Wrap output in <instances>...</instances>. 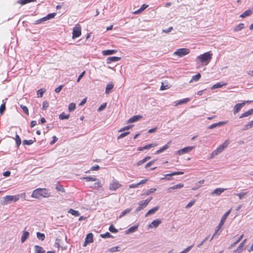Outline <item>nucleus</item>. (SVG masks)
Returning a JSON list of instances; mask_svg holds the SVG:
<instances>
[{"mask_svg": "<svg viewBox=\"0 0 253 253\" xmlns=\"http://www.w3.org/2000/svg\"><path fill=\"white\" fill-rule=\"evenodd\" d=\"M20 106H21V108L23 109L24 112L28 115H29V110H28V108L26 106H23L22 105H21Z\"/></svg>", "mask_w": 253, "mask_h": 253, "instance_id": "680f3d73", "label": "nucleus"}, {"mask_svg": "<svg viewBox=\"0 0 253 253\" xmlns=\"http://www.w3.org/2000/svg\"><path fill=\"white\" fill-rule=\"evenodd\" d=\"M227 122H219L217 123H214V124H213L212 125H211V126H208V129H213L216 127H220L223 125H224L225 124H226Z\"/></svg>", "mask_w": 253, "mask_h": 253, "instance_id": "f8f14e48", "label": "nucleus"}, {"mask_svg": "<svg viewBox=\"0 0 253 253\" xmlns=\"http://www.w3.org/2000/svg\"><path fill=\"white\" fill-rule=\"evenodd\" d=\"M189 101H190V98H185V99H183L180 100L178 102H177L175 104L174 106H177L178 105H182V104H186Z\"/></svg>", "mask_w": 253, "mask_h": 253, "instance_id": "bb28decb", "label": "nucleus"}, {"mask_svg": "<svg viewBox=\"0 0 253 253\" xmlns=\"http://www.w3.org/2000/svg\"><path fill=\"white\" fill-rule=\"evenodd\" d=\"M201 74L200 73H198L197 74L193 76L191 79L190 83H192L193 81H197L201 78Z\"/></svg>", "mask_w": 253, "mask_h": 253, "instance_id": "58836bf2", "label": "nucleus"}, {"mask_svg": "<svg viewBox=\"0 0 253 253\" xmlns=\"http://www.w3.org/2000/svg\"><path fill=\"white\" fill-rule=\"evenodd\" d=\"M247 193H248V192H241L240 193H237V194H236L235 195H237L239 197V199L241 200L244 198L245 196L247 195Z\"/></svg>", "mask_w": 253, "mask_h": 253, "instance_id": "de8ad7c7", "label": "nucleus"}, {"mask_svg": "<svg viewBox=\"0 0 253 253\" xmlns=\"http://www.w3.org/2000/svg\"><path fill=\"white\" fill-rule=\"evenodd\" d=\"M13 201H16V198L14 196H6L3 197L2 200L0 202V203L1 205H5L10 204Z\"/></svg>", "mask_w": 253, "mask_h": 253, "instance_id": "39448f33", "label": "nucleus"}, {"mask_svg": "<svg viewBox=\"0 0 253 253\" xmlns=\"http://www.w3.org/2000/svg\"><path fill=\"white\" fill-rule=\"evenodd\" d=\"M35 253H44L45 251L42 247L38 245L35 246Z\"/></svg>", "mask_w": 253, "mask_h": 253, "instance_id": "2f4dec72", "label": "nucleus"}, {"mask_svg": "<svg viewBox=\"0 0 253 253\" xmlns=\"http://www.w3.org/2000/svg\"><path fill=\"white\" fill-rule=\"evenodd\" d=\"M81 179H84L86 181H95L97 180V178L95 176H86L82 177Z\"/></svg>", "mask_w": 253, "mask_h": 253, "instance_id": "f704fd0d", "label": "nucleus"}, {"mask_svg": "<svg viewBox=\"0 0 253 253\" xmlns=\"http://www.w3.org/2000/svg\"><path fill=\"white\" fill-rule=\"evenodd\" d=\"M114 87V84L112 83H110L107 84L106 87L105 93L109 94L112 92V89Z\"/></svg>", "mask_w": 253, "mask_h": 253, "instance_id": "f3484780", "label": "nucleus"}, {"mask_svg": "<svg viewBox=\"0 0 253 253\" xmlns=\"http://www.w3.org/2000/svg\"><path fill=\"white\" fill-rule=\"evenodd\" d=\"M129 133V131L122 133L118 137V139H121V138H124L127 135H128Z\"/></svg>", "mask_w": 253, "mask_h": 253, "instance_id": "69168bd1", "label": "nucleus"}, {"mask_svg": "<svg viewBox=\"0 0 253 253\" xmlns=\"http://www.w3.org/2000/svg\"><path fill=\"white\" fill-rule=\"evenodd\" d=\"M37 0H20L18 1V3H20L21 5H24L26 3L31 2H35Z\"/></svg>", "mask_w": 253, "mask_h": 253, "instance_id": "a19ab883", "label": "nucleus"}, {"mask_svg": "<svg viewBox=\"0 0 253 253\" xmlns=\"http://www.w3.org/2000/svg\"><path fill=\"white\" fill-rule=\"evenodd\" d=\"M231 211V209H230L227 211H226L225 214L223 215L219 223L216 227V229L215 230V234H217L218 232V231L220 230V229L221 228L222 226L224 224V222L225 221L227 217L229 215Z\"/></svg>", "mask_w": 253, "mask_h": 253, "instance_id": "7ed1b4c3", "label": "nucleus"}, {"mask_svg": "<svg viewBox=\"0 0 253 253\" xmlns=\"http://www.w3.org/2000/svg\"><path fill=\"white\" fill-rule=\"evenodd\" d=\"M106 103L101 104L97 109L98 112H100L103 110L106 107Z\"/></svg>", "mask_w": 253, "mask_h": 253, "instance_id": "4d7b16f0", "label": "nucleus"}, {"mask_svg": "<svg viewBox=\"0 0 253 253\" xmlns=\"http://www.w3.org/2000/svg\"><path fill=\"white\" fill-rule=\"evenodd\" d=\"M5 110V104H2L0 106V114L1 115Z\"/></svg>", "mask_w": 253, "mask_h": 253, "instance_id": "e2e57ef3", "label": "nucleus"}, {"mask_svg": "<svg viewBox=\"0 0 253 253\" xmlns=\"http://www.w3.org/2000/svg\"><path fill=\"white\" fill-rule=\"evenodd\" d=\"M141 118H142V116L139 115H135V116H134L131 117L130 118H129L127 120V123H132L136 122H137L138 121H139Z\"/></svg>", "mask_w": 253, "mask_h": 253, "instance_id": "ddd939ff", "label": "nucleus"}, {"mask_svg": "<svg viewBox=\"0 0 253 253\" xmlns=\"http://www.w3.org/2000/svg\"><path fill=\"white\" fill-rule=\"evenodd\" d=\"M56 13H52L48 14L47 15H46L45 17H44V19L46 20L50 19L51 18H53L55 16Z\"/></svg>", "mask_w": 253, "mask_h": 253, "instance_id": "49530a36", "label": "nucleus"}, {"mask_svg": "<svg viewBox=\"0 0 253 253\" xmlns=\"http://www.w3.org/2000/svg\"><path fill=\"white\" fill-rule=\"evenodd\" d=\"M226 85V83H222V84H221L220 83H216V84H214V85H213L212 86V87H211V89H216V88L221 87L223 86H224V85Z\"/></svg>", "mask_w": 253, "mask_h": 253, "instance_id": "72a5a7b5", "label": "nucleus"}, {"mask_svg": "<svg viewBox=\"0 0 253 253\" xmlns=\"http://www.w3.org/2000/svg\"><path fill=\"white\" fill-rule=\"evenodd\" d=\"M161 222L160 219L154 220L149 225V227L151 228H156L161 224Z\"/></svg>", "mask_w": 253, "mask_h": 253, "instance_id": "2eb2a0df", "label": "nucleus"}, {"mask_svg": "<svg viewBox=\"0 0 253 253\" xmlns=\"http://www.w3.org/2000/svg\"><path fill=\"white\" fill-rule=\"evenodd\" d=\"M194 147V146H188L185 147L184 148H182L179 150H178L177 152V154L179 155H182L184 154L187 153L191 151L193 149Z\"/></svg>", "mask_w": 253, "mask_h": 253, "instance_id": "1a4fd4ad", "label": "nucleus"}, {"mask_svg": "<svg viewBox=\"0 0 253 253\" xmlns=\"http://www.w3.org/2000/svg\"><path fill=\"white\" fill-rule=\"evenodd\" d=\"M246 241L247 239H245L240 244L238 247L234 251V253H241L245 250L244 247Z\"/></svg>", "mask_w": 253, "mask_h": 253, "instance_id": "9d476101", "label": "nucleus"}, {"mask_svg": "<svg viewBox=\"0 0 253 253\" xmlns=\"http://www.w3.org/2000/svg\"><path fill=\"white\" fill-rule=\"evenodd\" d=\"M29 232L28 231H23V234H22V236L21 237V242L22 243H24L26 240V239H27L29 236Z\"/></svg>", "mask_w": 253, "mask_h": 253, "instance_id": "5701e85b", "label": "nucleus"}, {"mask_svg": "<svg viewBox=\"0 0 253 253\" xmlns=\"http://www.w3.org/2000/svg\"><path fill=\"white\" fill-rule=\"evenodd\" d=\"M184 187V184L182 183H180L178 184L175 185L172 187H169L168 190L169 192H171V190L180 189Z\"/></svg>", "mask_w": 253, "mask_h": 253, "instance_id": "6ab92c4d", "label": "nucleus"}, {"mask_svg": "<svg viewBox=\"0 0 253 253\" xmlns=\"http://www.w3.org/2000/svg\"><path fill=\"white\" fill-rule=\"evenodd\" d=\"M40 196L44 198H49L51 196L50 192L46 188H38L34 190L32 197L35 198H39Z\"/></svg>", "mask_w": 253, "mask_h": 253, "instance_id": "f257e3e1", "label": "nucleus"}, {"mask_svg": "<svg viewBox=\"0 0 253 253\" xmlns=\"http://www.w3.org/2000/svg\"><path fill=\"white\" fill-rule=\"evenodd\" d=\"M46 90L44 88H41L37 91L38 97H42Z\"/></svg>", "mask_w": 253, "mask_h": 253, "instance_id": "4c0bfd02", "label": "nucleus"}, {"mask_svg": "<svg viewBox=\"0 0 253 253\" xmlns=\"http://www.w3.org/2000/svg\"><path fill=\"white\" fill-rule=\"evenodd\" d=\"M157 145V144L156 143H151V144H149L145 145V146L143 147V148L145 149V150L149 149H150L151 148H152V147L156 146Z\"/></svg>", "mask_w": 253, "mask_h": 253, "instance_id": "c03bdc74", "label": "nucleus"}, {"mask_svg": "<svg viewBox=\"0 0 253 253\" xmlns=\"http://www.w3.org/2000/svg\"><path fill=\"white\" fill-rule=\"evenodd\" d=\"M81 35V26L79 24H76L73 29V39L79 37Z\"/></svg>", "mask_w": 253, "mask_h": 253, "instance_id": "423d86ee", "label": "nucleus"}, {"mask_svg": "<svg viewBox=\"0 0 253 253\" xmlns=\"http://www.w3.org/2000/svg\"><path fill=\"white\" fill-rule=\"evenodd\" d=\"M251 101H247L241 103H238L236 104L234 107L233 112L234 114H236L239 112V111L243 108V107L247 103L251 102Z\"/></svg>", "mask_w": 253, "mask_h": 253, "instance_id": "6e6552de", "label": "nucleus"}, {"mask_svg": "<svg viewBox=\"0 0 253 253\" xmlns=\"http://www.w3.org/2000/svg\"><path fill=\"white\" fill-rule=\"evenodd\" d=\"M137 228H138V225L133 226L130 227L129 228H128L126 231V234H129L131 233H133L137 230Z\"/></svg>", "mask_w": 253, "mask_h": 253, "instance_id": "473e14b6", "label": "nucleus"}, {"mask_svg": "<svg viewBox=\"0 0 253 253\" xmlns=\"http://www.w3.org/2000/svg\"><path fill=\"white\" fill-rule=\"evenodd\" d=\"M69 114H65L64 112L62 113L59 115V118L60 120L68 119L69 118Z\"/></svg>", "mask_w": 253, "mask_h": 253, "instance_id": "ea45409f", "label": "nucleus"}, {"mask_svg": "<svg viewBox=\"0 0 253 253\" xmlns=\"http://www.w3.org/2000/svg\"><path fill=\"white\" fill-rule=\"evenodd\" d=\"M120 59H121V58L119 57H116V56L109 57L107 59V63L110 64L112 62L118 61Z\"/></svg>", "mask_w": 253, "mask_h": 253, "instance_id": "a211bd4d", "label": "nucleus"}, {"mask_svg": "<svg viewBox=\"0 0 253 253\" xmlns=\"http://www.w3.org/2000/svg\"><path fill=\"white\" fill-rule=\"evenodd\" d=\"M252 114H253V109H251L245 112V113H243L242 115H241V116H240L239 118H243L244 117H248Z\"/></svg>", "mask_w": 253, "mask_h": 253, "instance_id": "393cba45", "label": "nucleus"}, {"mask_svg": "<svg viewBox=\"0 0 253 253\" xmlns=\"http://www.w3.org/2000/svg\"><path fill=\"white\" fill-rule=\"evenodd\" d=\"M156 188H151L143 194V195L148 196L156 191Z\"/></svg>", "mask_w": 253, "mask_h": 253, "instance_id": "8fccbe9b", "label": "nucleus"}, {"mask_svg": "<svg viewBox=\"0 0 253 253\" xmlns=\"http://www.w3.org/2000/svg\"><path fill=\"white\" fill-rule=\"evenodd\" d=\"M222 151L218 146L215 150H214L211 155V158H213L215 156L217 155L219 153L222 152Z\"/></svg>", "mask_w": 253, "mask_h": 253, "instance_id": "4be33fe9", "label": "nucleus"}, {"mask_svg": "<svg viewBox=\"0 0 253 253\" xmlns=\"http://www.w3.org/2000/svg\"><path fill=\"white\" fill-rule=\"evenodd\" d=\"M193 245L190 246L188 247L187 248H186L185 250H184L183 251L181 252L180 253H187L188 252L190 251V250L192 249V248L193 247Z\"/></svg>", "mask_w": 253, "mask_h": 253, "instance_id": "052dcab7", "label": "nucleus"}, {"mask_svg": "<svg viewBox=\"0 0 253 253\" xmlns=\"http://www.w3.org/2000/svg\"><path fill=\"white\" fill-rule=\"evenodd\" d=\"M230 141L229 139L226 140L223 144L219 146V148L223 151L229 145Z\"/></svg>", "mask_w": 253, "mask_h": 253, "instance_id": "c85d7f7f", "label": "nucleus"}, {"mask_svg": "<svg viewBox=\"0 0 253 253\" xmlns=\"http://www.w3.org/2000/svg\"><path fill=\"white\" fill-rule=\"evenodd\" d=\"M225 190V189L221 188H218L214 190L211 193L212 195H220Z\"/></svg>", "mask_w": 253, "mask_h": 253, "instance_id": "dca6fc26", "label": "nucleus"}, {"mask_svg": "<svg viewBox=\"0 0 253 253\" xmlns=\"http://www.w3.org/2000/svg\"><path fill=\"white\" fill-rule=\"evenodd\" d=\"M193 245L190 246L188 247L187 248H186L185 250H184L183 251L181 252L180 253H187L188 252L190 251V250L192 249V248L193 247Z\"/></svg>", "mask_w": 253, "mask_h": 253, "instance_id": "bf43d9fd", "label": "nucleus"}, {"mask_svg": "<svg viewBox=\"0 0 253 253\" xmlns=\"http://www.w3.org/2000/svg\"><path fill=\"white\" fill-rule=\"evenodd\" d=\"M212 55V53H211L210 52H207L198 56L197 58L199 59L202 63L206 65H208L211 60Z\"/></svg>", "mask_w": 253, "mask_h": 253, "instance_id": "f03ea898", "label": "nucleus"}, {"mask_svg": "<svg viewBox=\"0 0 253 253\" xmlns=\"http://www.w3.org/2000/svg\"><path fill=\"white\" fill-rule=\"evenodd\" d=\"M93 242V234L92 233H89L86 235L85 238V243L84 246H85L87 244L91 243Z\"/></svg>", "mask_w": 253, "mask_h": 253, "instance_id": "4468645a", "label": "nucleus"}, {"mask_svg": "<svg viewBox=\"0 0 253 253\" xmlns=\"http://www.w3.org/2000/svg\"><path fill=\"white\" fill-rule=\"evenodd\" d=\"M131 127H132V126H131V125H129V126H125V127L122 128L121 129H120L119 130V132H122V131L128 130V129H130Z\"/></svg>", "mask_w": 253, "mask_h": 253, "instance_id": "0e129e2a", "label": "nucleus"}, {"mask_svg": "<svg viewBox=\"0 0 253 253\" xmlns=\"http://www.w3.org/2000/svg\"><path fill=\"white\" fill-rule=\"evenodd\" d=\"M189 53L190 50L188 48H181L177 49L176 51L173 53V55L177 56L179 57H182L188 54Z\"/></svg>", "mask_w": 253, "mask_h": 253, "instance_id": "20e7f679", "label": "nucleus"}, {"mask_svg": "<svg viewBox=\"0 0 253 253\" xmlns=\"http://www.w3.org/2000/svg\"><path fill=\"white\" fill-rule=\"evenodd\" d=\"M109 231L112 233H117L118 230L116 229L113 225H110L109 228Z\"/></svg>", "mask_w": 253, "mask_h": 253, "instance_id": "6e6d98bb", "label": "nucleus"}, {"mask_svg": "<svg viewBox=\"0 0 253 253\" xmlns=\"http://www.w3.org/2000/svg\"><path fill=\"white\" fill-rule=\"evenodd\" d=\"M148 205L144 201H141L138 203V207L135 209V212H137L145 208Z\"/></svg>", "mask_w": 253, "mask_h": 253, "instance_id": "9b49d317", "label": "nucleus"}, {"mask_svg": "<svg viewBox=\"0 0 253 253\" xmlns=\"http://www.w3.org/2000/svg\"><path fill=\"white\" fill-rule=\"evenodd\" d=\"M183 173H184V172L183 171H176V172H172L170 173L166 174L164 175L165 177L161 178V180L165 179L166 178V177H167V176H174V175H176L183 174Z\"/></svg>", "mask_w": 253, "mask_h": 253, "instance_id": "aec40b11", "label": "nucleus"}, {"mask_svg": "<svg viewBox=\"0 0 253 253\" xmlns=\"http://www.w3.org/2000/svg\"><path fill=\"white\" fill-rule=\"evenodd\" d=\"M253 126V120L248 123L247 124L245 125L243 128L242 130L245 131L249 129V128L252 127Z\"/></svg>", "mask_w": 253, "mask_h": 253, "instance_id": "7c9ffc66", "label": "nucleus"}, {"mask_svg": "<svg viewBox=\"0 0 253 253\" xmlns=\"http://www.w3.org/2000/svg\"><path fill=\"white\" fill-rule=\"evenodd\" d=\"M55 189L57 191L61 192H64V191H65L64 188L63 186L62 185H57L56 186Z\"/></svg>", "mask_w": 253, "mask_h": 253, "instance_id": "5fc2aeb1", "label": "nucleus"}, {"mask_svg": "<svg viewBox=\"0 0 253 253\" xmlns=\"http://www.w3.org/2000/svg\"><path fill=\"white\" fill-rule=\"evenodd\" d=\"M252 13V10L251 9H248V10L244 11L242 14H241L240 16L241 18H245L247 16L251 15Z\"/></svg>", "mask_w": 253, "mask_h": 253, "instance_id": "412c9836", "label": "nucleus"}, {"mask_svg": "<svg viewBox=\"0 0 253 253\" xmlns=\"http://www.w3.org/2000/svg\"><path fill=\"white\" fill-rule=\"evenodd\" d=\"M37 238L41 241H43L44 240L45 235L43 233H41L40 232H37Z\"/></svg>", "mask_w": 253, "mask_h": 253, "instance_id": "37998d69", "label": "nucleus"}, {"mask_svg": "<svg viewBox=\"0 0 253 253\" xmlns=\"http://www.w3.org/2000/svg\"><path fill=\"white\" fill-rule=\"evenodd\" d=\"M131 210L127 209L123 211L121 214L119 216V218L123 217L124 215H125L126 213H129L130 211Z\"/></svg>", "mask_w": 253, "mask_h": 253, "instance_id": "864d4df0", "label": "nucleus"}, {"mask_svg": "<svg viewBox=\"0 0 253 253\" xmlns=\"http://www.w3.org/2000/svg\"><path fill=\"white\" fill-rule=\"evenodd\" d=\"M243 237H244V235L243 234L241 235L239 237V238L238 239V240L237 241H236V242H234L233 244H232L231 245V246L230 247V248H231L234 247L237 243H238L242 239Z\"/></svg>", "mask_w": 253, "mask_h": 253, "instance_id": "a18cd8bd", "label": "nucleus"}, {"mask_svg": "<svg viewBox=\"0 0 253 253\" xmlns=\"http://www.w3.org/2000/svg\"><path fill=\"white\" fill-rule=\"evenodd\" d=\"M102 187L101 183L100 181L98 180V181L95 182L92 185L90 186L93 189H98Z\"/></svg>", "mask_w": 253, "mask_h": 253, "instance_id": "c756f323", "label": "nucleus"}, {"mask_svg": "<svg viewBox=\"0 0 253 253\" xmlns=\"http://www.w3.org/2000/svg\"><path fill=\"white\" fill-rule=\"evenodd\" d=\"M155 162V160L151 161L148 163L145 166V168H148V167H150L152 165H153Z\"/></svg>", "mask_w": 253, "mask_h": 253, "instance_id": "774afa93", "label": "nucleus"}, {"mask_svg": "<svg viewBox=\"0 0 253 253\" xmlns=\"http://www.w3.org/2000/svg\"><path fill=\"white\" fill-rule=\"evenodd\" d=\"M34 143V140L31 139V140H24L23 141V144L25 145H30Z\"/></svg>", "mask_w": 253, "mask_h": 253, "instance_id": "603ef678", "label": "nucleus"}, {"mask_svg": "<svg viewBox=\"0 0 253 253\" xmlns=\"http://www.w3.org/2000/svg\"><path fill=\"white\" fill-rule=\"evenodd\" d=\"M170 142H169L168 143V144L165 145L164 146H163L162 148H160V149H159L158 150H157L156 152H155V154H160V153H162L163 152V151H164L165 150L168 149L169 147V143H170Z\"/></svg>", "mask_w": 253, "mask_h": 253, "instance_id": "cd10ccee", "label": "nucleus"}, {"mask_svg": "<svg viewBox=\"0 0 253 253\" xmlns=\"http://www.w3.org/2000/svg\"><path fill=\"white\" fill-rule=\"evenodd\" d=\"M100 236L103 238H113V236L112 235H111L109 232H106L104 234H101L100 235Z\"/></svg>", "mask_w": 253, "mask_h": 253, "instance_id": "3c124183", "label": "nucleus"}, {"mask_svg": "<svg viewBox=\"0 0 253 253\" xmlns=\"http://www.w3.org/2000/svg\"><path fill=\"white\" fill-rule=\"evenodd\" d=\"M195 203V200H191L185 207L186 209H188L191 207Z\"/></svg>", "mask_w": 253, "mask_h": 253, "instance_id": "13d9d810", "label": "nucleus"}, {"mask_svg": "<svg viewBox=\"0 0 253 253\" xmlns=\"http://www.w3.org/2000/svg\"><path fill=\"white\" fill-rule=\"evenodd\" d=\"M76 108V104L74 103H71L69 105L68 110L69 112L74 111Z\"/></svg>", "mask_w": 253, "mask_h": 253, "instance_id": "09e8293b", "label": "nucleus"}, {"mask_svg": "<svg viewBox=\"0 0 253 253\" xmlns=\"http://www.w3.org/2000/svg\"><path fill=\"white\" fill-rule=\"evenodd\" d=\"M122 186V184L115 179L113 180L109 184V190L116 191Z\"/></svg>", "mask_w": 253, "mask_h": 253, "instance_id": "0eeeda50", "label": "nucleus"}, {"mask_svg": "<svg viewBox=\"0 0 253 253\" xmlns=\"http://www.w3.org/2000/svg\"><path fill=\"white\" fill-rule=\"evenodd\" d=\"M170 87V85H169L168 84H165L164 83H162V85L160 87V90H163L165 89H169Z\"/></svg>", "mask_w": 253, "mask_h": 253, "instance_id": "79ce46f5", "label": "nucleus"}, {"mask_svg": "<svg viewBox=\"0 0 253 253\" xmlns=\"http://www.w3.org/2000/svg\"><path fill=\"white\" fill-rule=\"evenodd\" d=\"M159 207L158 206L150 209L145 214V217L148 216L151 214H154L156 211H157L159 210Z\"/></svg>", "mask_w": 253, "mask_h": 253, "instance_id": "b1692460", "label": "nucleus"}, {"mask_svg": "<svg viewBox=\"0 0 253 253\" xmlns=\"http://www.w3.org/2000/svg\"><path fill=\"white\" fill-rule=\"evenodd\" d=\"M244 28V24L240 23L237 25L234 29V32H238Z\"/></svg>", "mask_w": 253, "mask_h": 253, "instance_id": "e433bc0d", "label": "nucleus"}, {"mask_svg": "<svg viewBox=\"0 0 253 253\" xmlns=\"http://www.w3.org/2000/svg\"><path fill=\"white\" fill-rule=\"evenodd\" d=\"M48 107V103L47 101H43L42 103V109L46 110Z\"/></svg>", "mask_w": 253, "mask_h": 253, "instance_id": "338daca9", "label": "nucleus"}, {"mask_svg": "<svg viewBox=\"0 0 253 253\" xmlns=\"http://www.w3.org/2000/svg\"><path fill=\"white\" fill-rule=\"evenodd\" d=\"M68 212L71 213L73 215L75 216H78L80 215V212L78 211L74 210L72 209H70L68 210Z\"/></svg>", "mask_w": 253, "mask_h": 253, "instance_id": "c9c22d12", "label": "nucleus"}, {"mask_svg": "<svg viewBox=\"0 0 253 253\" xmlns=\"http://www.w3.org/2000/svg\"><path fill=\"white\" fill-rule=\"evenodd\" d=\"M116 52H117V51L116 50L109 49V50H103L102 51V54L103 55H111V54H114Z\"/></svg>", "mask_w": 253, "mask_h": 253, "instance_id": "a878e982", "label": "nucleus"}]
</instances>
